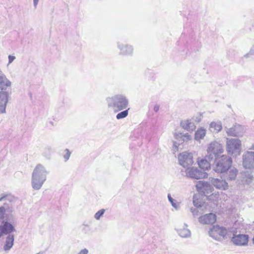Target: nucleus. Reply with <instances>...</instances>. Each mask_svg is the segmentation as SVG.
Instances as JSON below:
<instances>
[{
  "instance_id": "23",
  "label": "nucleus",
  "mask_w": 254,
  "mask_h": 254,
  "mask_svg": "<svg viewBox=\"0 0 254 254\" xmlns=\"http://www.w3.org/2000/svg\"><path fill=\"white\" fill-rule=\"evenodd\" d=\"M198 165L199 168L203 169L204 171L210 168V163L206 158L201 159L198 161Z\"/></svg>"
},
{
  "instance_id": "29",
  "label": "nucleus",
  "mask_w": 254,
  "mask_h": 254,
  "mask_svg": "<svg viewBox=\"0 0 254 254\" xmlns=\"http://www.w3.org/2000/svg\"><path fill=\"white\" fill-rule=\"evenodd\" d=\"M205 182L203 181H199L198 182H197L195 185V187L197 190L202 193V190H203L204 185H205Z\"/></svg>"
},
{
  "instance_id": "38",
  "label": "nucleus",
  "mask_w": 254,
  "mask_h": 254,
  "mask_svg": "<svg viewBox=\"0 0 254 254\" xmlns=\"http://www.w3.org/2000/svg\"><path fill=\"white\" fill-rule=\"evenodd\" d=\"M38 2H39V0H33V4H34V6L35 8L37 7Z\"/></svg>"
},
{
  "instance_id": "21",
  "label": "nucleus",
  "mask_w": 254,
  "mask_h": 254,
  "mask_svg": "<svg viewBox=\"0 0 254 254\" xmlns=\"http://www.w3.org/2000/svg\"><path fill=\"white\" fill-rule=\"evenodd\" d=\"M187 227L188 225L186 224H184L182 228L177 230V232L180 237L182 238H189L190 237V231Z\"/></svg>"
},
{
  "instance_id": "27",
  "label": "nucleus",
  "mask_w": 254,
  "mask_h": 254,
  "mask_svg": "<svg viewBox=\"0 0 254 254\" xmlns=\"http://www.w3.org/2000/svg\"><path fill=\"white\" fill-rule=\"evenodd\" d=\"M213 190L212 186L209 183L206 182L203 190H202V193L204 195H207L212 192Z\"/></svg>"
},
{
  "instance_id": "12",
  "label": "nucleus",
  "mask_w": 254,
  "mask_h": 254,
  "mask_svg": "<svg viewBox=\"0 0 254 254\" xmlns=\"http://www.w3.org/2000/svg\"><path fill=\"white\" fill-rule=\"evenodd\" d=\"M10 94V91H0V114L6 113V107Z\"/></svg>"
},
{
  "instance_id": "13",
  "label": "nucleus",
  "mask_w": 254,
  "mask_h": 254,
  "mask_svg": "<svg viewBox=\"0 0 254 254\" xmlns=\"http://www.w3.org/2000/svg\"><path fill=\"white\" fill-rule=\"evenodd\" d=\"M15 231L14 226L7 221H2L0 225V237L6 235H13L12 233Z\"/></svg>"
},
{
  "instance_id": "32",
  "label": "nucleus",
  "mask_w": 254,
  "mask_h": 254,
  "mask_svg": "<svg viewBox=\"0 0 254 254\" xmlns=\"http://www.w3.org/2000/svg\"><path fill=\"white\" fill-rule=\"evenodd\" d=\"M64 151L65 152V154L64 155V161L66 162L69 159L71 153L68 149H65Z\"/></svg>"
},
{
  "instance_id": "42",
  "label": "nucleus",
  "mask_w": 254,
  "mask_h": 254,
  "mask_svg": "<svg viewBox=\"0 0 254 254\" xmlns=\"http://www.w3.org/2000/svg\"><path fill=\"white\" fill-rule=\"evenodd\" d=\"M251 149L254 150V144L252 145Z\"/></svg>"
},
{
  "instance_id": "37",
  "label": "nucleus",
  "mask_w": 254,
  "mask_h": 254,
  "mask_svg": "<svg viewBox=\"0 0 254 254\" xmlns=\"http://www.w3.org/2000/svg\"><path fill=\"white\" fill-rule=\"evenodd\" d=\"M159 110V106L158 105H155L154 107V111L156 113Z\"/></svg>"
},
{
  "instance_id": "7",
  "label": "nucleus",
  "mask_w": 254,
  "mask_h": 254,
  "mask_svg": "<svg viewBox=\"0 0 254 254\" xmlns=\"http://www.w3.org/2000/svg\"><path fill=\"white\" fill-rule=\"evenodd\" d=\"M186 176L191 179L199 180L206 178L207 174L197 168L188 167L186 170Z\"/></svg>"
},
{
  "instance_id": "16",
  "label": "nucleus",
  "mask_w": 254,
  "mask_h": 254,
  "mask_svg": "<svg viewBox=\"0 0 254 254\" xmlns=\"http://www.w3.org/2000/svg\"><path fill=\"white\" fill-rule=\"evenodd\" d=\"M118 48L120 50V55L124 56H131L133 54V47L129 45H125L120 42L117 44Z\"/></svg>"
},
{
  "instance_id": "36",
  "label": "nucleus",
  "mask_w": 254,
  "mask_h": 254,
  "mask_svg": "<svg viewBox=\"0 0 254 254\" xmlns=\"http://www.w3.org/2000/svg\"><path fill=\"white\" fill-rule=\"evenodd\" d=\"M250 54L251 55H254V44L252 46L250 50Z\"/></svg>"
},
{
  "instance_id": "41",
  "label": "nucleus",
  "mask_w": 254,
  "mask_h": 254,
  "mask_svg": "<svg viewBox=\"0 0 254 254\" xmlns=\"http://www.w3.org/2000/svg\"><path fill=\"white\" fill-rule=\"evenodd\" d=\"M249 55H251L250 54V52L246 54V55H244V57L246 58H247L249 57Z\"/></svg>"
},
{
  "instance_id": "34",
  "label": "nucleus",
  "mask_w": 254,
  "mask_h": 254,
  "mask_svg": "<svg viewBox=\"0 0 254 254\" xmlns=\"http://www.w3.org/2000/svg\"><path fill=\"white\" fill-rule=\"evenodd\" d=\"M15 59V57L14 56L9 55L8 56V64L11 63Z\"/></svg>"
},
{
  "instance_id": "24",
  "label": "nucleus",
  "mask_w": 254,
  "mask_h": 254,
  "mask_svg": "<svg viewBox=\"0 0 254 254\" xmlns=\"http://www.w3.org/2000/svg\"><path fill=\"white\" fill-rule=\"evenodd\" d=\"M237 173L238 171L236 168H230L226 173V178L229 180H234L236 179Z\"/></svg>"
},
{
  "instance_id": "28",
  "label": "nucleus",
  "mask_w": 254,
  "mask_h": 254,
  "mask_svg": "<svg viewBox=\"0 0 254 254\" xmlns=\"http://www.w3.org/2000/svg\"><path fill=\"white\" fill-rule=\"evenodd\" d=\"M210 127L211 128H214V130L218 132L222 129V124L220 122H213L210 124Z\"/></svg>"
},
{
  "instance_id": "31",
  "label": "nucleus",
  "mask_w": 254,
  "mask_h": 254,
  "mask_svg": "<svg viewBox=\"0 0 254 254\" xmlns=\"http://www.w3.org/2000/svg\"><path fill=\"white\" fill-rule=\"evenodd\" d=\"M105 212V210L104 209H101L97 211L94 215V218L96 220H99L100 218L103 215Z\"/></svg>"
},
{
  "instance_id": "20",
  "label": "nucleus",
  "mask_w": 254,
  "mask_h": 254,
  "mask_svg": "<svg viewBox=\"0 0 254 254\" xmlns=\"http://www.w3.org/2000/svg\"><path fill=\"white\" fill-rule=\"evenodd\" d=\"M180 125L182 128L189 131H192L195 128L194 123L189 120L182 121Z\"/></svg>"
},
{
  "instance_id": "30",
  "label": "nucleus",
  "mask_w": 254,
  "mask_h": 254,
  "mask_svg": "<svg viewBox=\"0 0 254 254\" xmlns=\"http://www.w3.org/2000/svg\"><path fill=\"white\" fill-rule=\"evenodd\" d=\"M128 110H129V109H128L127 110H124V111L118 113L116 116L117 119L118 120H120V119H122L125 118L126 117H127L128 115Z\"/></svg>"
},
{
  "instance_id": "33",
  "label": "nucleus",
  "mask_w": 254,
  "mask_h": 254,
  "mask_svg": "<svg viewBox=\"0 0 254 254\" xmlns=\"http://www.w3.org/2000/svg\"><path fill=\"white\" fill-rule=\"evenodd\" d=\"M190 211H191V212L192 213V214L194 217H196V216H198V210L196 208H193V207H191L190 208Z\"/></svg>"
},
{
  "instance_id": "10",
  "label": "nucleus",
  "mask_w": 254,
  "mask_h": 254,
  "mask_svg": "<svg viewBox=\"0 0 254 254\" xmlns=\"http://www.w3.org/2000/svg\"><path fill=\"white\" fill-rule=\"evenodd\" d=\"M243 166L245 169L254 168V152L247 151L243 155Z\"/></svg>"
},
{
  "instance_id": "11",
  "label": "nucleus",
  "mask_w": 254,
  "mask_h": 254,
  "mask_svg": "<svg viewBox=\"0 0 254 254\" xmlns=\"http://www.w3.org/2000/svg\"><path fill=\"white\" fill-rule=\"evenodd\" d=\"M174 137L178 141V142L174 141L173 143V149L175 152L178 151V146L180 144L191 139V136L188 133L183 134L179 132L175 133Z\"/></svg>"
},
{
  "instance_id": "8",
  "label": "nucleus",
  "mask_w": 254,
  "mask_h": 254,
  "mask_svg": "<svg viewBox=\"0 0 254 254\" xmlns=\"http://www.w3.org/2000/svg\"><path fill=\"white\" fill-rule=\"evenodd\" d=\"M209 236L214 239L219 240L221 237H224L227 234V230L223 227L218 225L213 226L209 232Z\"/></svg>"
},
{
  "instance_id": "40",
  "label": "nucleus",
  "mask_w": 254,
  "mask_h": 254,
  "mask_svg": "<svg viewBox=\"0 0 254 254\" xmlns=\"http://www.w3.org/2000/svg\"><path fill=\"white\" fill-rule=\"evenodd\" d=\"M45 150L50 152L51 151V148L50 147H47L45 148Z\"/></svg>"
},
{
  "instance_id": "25",
  "label": "nucleus",
  "mask_w": 254,
  "mask_h": 254,
  "mask_svg": "<svg viewBox=\"0 0 254 254\" xmlns=\"http://www.w3.org/2000/svg\"><path fill=\"white\" fill-rule=\"evenodd\" d=\"M169 201L171 203L172 206L177 210L180 209L181 202H178L176 199H173L170 194H168Z\"/></svg>"
},
{
  "instance_id": "5",
  "label": "nucleus",
  "mask_w": 254,
  "mask_h": 254,
  "mask_svg": "<svg viewBox=\"0 0 254 254\" xmlns=\"http://www.w3.org/2000/svg\"><path fill=\"white\" fill-rule=\"evenodd\" d=\"M224 151L223 146L217 141L211 142L207 149L206 158L212 161L219 158V156Z\"/></svg>"
},
{
  "instance_id": "44",
  "label": "nucleus",
  "mask_w": 254,
  "mask_h": 254,
  "mask_svg": "<svg viewBox=\"0 0 254 254\" xmlns=\"http://www.w3.org/2000/svg\"><path fill=\"white\" fill-rule=\"evenodd\" d=\"M42 254L41 253H40H40H37V254Z\"/></svg>"
},
{
  "instance_id": "14",
  "label": "nucleus",
  "mask_w": 254,
  "mask_h": 254,
  "mask_svg": "<svg viewBox=\"0 0 254 254\" xmlns=\"http://www.w3.org/2000/svg\"><path fill=\"white\" fill-rule=\"evenodd\" d=\"M226 129L227 133L230 136H241L244 132V127L238 124H236L232 127L226 128Z\"/></svg>"
},
{
  "instance_id": "18",
  "label": "nucleus",
  "mask_w": 254,
  "mask_h": 254,
  "mask_svg": "<svg viewBox=\"0 0 254 254\" xmlns=\"http://www.w3.org/2000/svg\"><path fill=\"white\" fill-rule=\"evenodd\" d=\"M231 241L236 245L245 246L248 244V237L246 235L240 234L233 237Z\"/></svg>"
},
{
  "instance_id": "9",
  "label": "nucleus",
  "mask_w": 254,
  "mask_h": 254,
  "mask_svg": "<svg viewBox=\"0 0 254 254\" xmlns=\"http://www.w3.org/2000/svg\"><path fill=\"white\" fill-rule=\"evenodd\" d=\"M180 164L184 168H188L193 163L192 155L190 153L184 152L180 153L178 157Z\"/></svg>"
},
{
  "instance_id": "19",
  "label": "nucleus",
  "mask_w": 254,
  "mask_h": 254,
  "mask_svg": "<svg viewBox=\"0 0 254 254\" xmlns=\"http://www.w3.org/2000/svg\"><path fill=\"white\" fill-rule=\"evenodd\" d=\"M216 220V216L213 213H209L199 217V222L202 224H212Z\"/></svg>"
},
{
  "instance_id": "43",
  "label": "nucleus",
  "mask_w": 254,
  "mask_h": 254,
  "mask_svg": "<svg viewBox=\"0 0 254 254\" xmlns=\"http://www.w3.org/2000/svg\"><path fill=\"white\" fill-rule=\"evenodd\" d=\"M43 155H44V156H47V155L45 154L44 152H43Z\"/></svg>"
},
{
  "instance_id": "2",
  "label": "nucleus",
  "mask_w": 254,
  "mask_h": 254,
  "mask_svg": "<svg viewBox=\"0 0 254 254\" xmlns=\"http://www.w3.org/2000/svg\"><path fill=\"white\" fill-rule=\"evenodd\" d=\"M108 106L115 112H119L127 108L128 100L123 95L118 94L107 99Z\"/></svg>"
},
{
  "instance_id": "17",
  "label": "nucleus",
  "mask_w": 254,
  "mask_h": 254,
  "mask_svg": "<svg viewBox=\"0 0 254 254\" xmlns=\"http://www.w3.org/2000/svg\"><path fill=\"white\" fill-rule=\"evenodd\" d=\"M11 82L9 81L6 76L3 74H0V91H11Z\"/></svg>"
},
{
  "instance_id": "4",
  "label": "nucleus",
  "mask_w": 254,
  "mask_h": 254,
  "mask_svg": "<svg viewBox=\"0 0 254 254\" xmlns=\"http://www.w3.org/2000/svg\"><path fill=\"white\" fill-rule=\"evenodd\" d=\"M241 141L238 138H227L226 149L227 153L234 156H237L242 150Z\"/></svg>"
},
{
  "instance_id": "39",
  "label": "nucleus",
  "mask_w": 254,
  "mask_h": 254,
  "mask_svg": "<svg viewBox=\"0 0 254 254\" xmlns=\"http://www.w3.org/2000/svg\"><path fill=\"white\" fill-rule=\"evenodd\" d=\"M193 203L194 206H196L197 207H201V205L200 204L198 205L197 203H196L194 199L193 200Z\"/></svg>"
},
{
  "instance_id": "3",
  "label": "nucleus",
  "mask_w": 254,
  "mask_h": 254,
  "mask_svg": "<svg viewBox=\"0 0 254 254\" xmlns=\"http://www.w3.org/2000/svg\"><path fill=\"white\" fill-rule=\"evenodd\" d=\"M213 166V170L217 173H222L227 171L231 166L232 161L231 157L222 155L216 158Z\"/></svg>"
},
{
  "instance_id": "22",
  "label": "nucleus",
  "mask_w": 254,
  "mask_h": 254,
  "mask_svg": "<svg viewBox=\"0 0 254 254\" xmlns=\"http://www.w3.org/2000/svg\"><path fill=\"white\" fill-rule=\"evenodd\" d=\"M14 243V235H9L7 236L3 246L5 251H9L13 246Z\"/></svg>"
},
{
  "instance_id": "15",
  "label": "nucleus",
  "mask_w": 254,
  "mask_h": 254,
  "mask_svg": "<svg viewBox=\"0 0 254 254\" xmlns=\"http://www.w3.org/2000/svg\"><path fill=\"white\" fill-rule=\"evenodd\" d=\"M209 180L212 185L217 189L226 190L228 188V183L225 180L211 178Z\"/></svg>"
},
{
  "instance_id": "35",
  "label": "nucleus",
  "mask_w": 254,
  "mask_h": 254,
  "mask_svg": "<svg viewBox=\"0 0 254 254\" xmlns=\"http://www.w3.org/2000/svg\"><path fill=\"white\" fill-rule=\"evenodd\" d=\"M88 250L86 249H84L81 250L77 254H88Z\"/></svg>"
},
{
  "instance_id": "6",
  "label": "nucleus",
  "mask_w": 254,
  "mask_h": 254,
  "mask_svg": "<svg viewBox=\"0 0 254 254\" xmlns=\"http://www.w3.org/2000/svg\"><path fill=\"white\" fill-rule=\"evenodd\" d=\"M12 196L8 194H1L0 195V201L4 202L3 205L0 207V220H3L5 212L11 213L13 207L11 202Z\"/></svg>"
},
{
  "instance_id": "1",
  "label": "nucleus",
  "mask_w": 254,
  "mask_h": 254,
  "mask_svg": "<svg viewBox=\"0 0 254 254\" xmlns=\"http://www.w3.org/2000/svg\"><path fill=\"white\" fill-rule=\"evenodd\" d=\"M49 172L42 164H38L34 169L31 179V186L35 190H39L46 180Z\"/></svg>"
},
{
  "instance_id": "26",
  "label": "nucleus",
  "mask_w": 254,
  "mask_h": 254,
  "mask_svg": "<svg viewBox=\"0 0 254 254\" xmlns=\"http://www.w3.org/2000/svg\"><path fill=\"white\" fill-rule=\"evenodd\" d=\"M206 134V130L201 127L197 129L195 133V139L196 140H199L203 138Z\"/></svg>"
}]
</instances>
